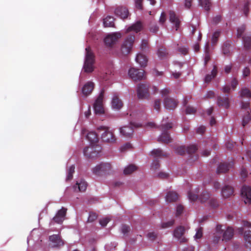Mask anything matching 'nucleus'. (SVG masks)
I'll use <instances>...</instances> for the list:
<instances>
[{"mask_svg": "<svg viewBox=\"0 0 251 251\" xmlns=\"http://www.w3.org/2000/svg\"><path fill=\"white\" fill-rule=\"evenodd\" d=\"M217 104L219 106L228 108L229 107V100L227 96H218L217 98Z\"/></svg>", "mask_w": 251, "mask_h": 251, "instance_id": "6ab92c4d", "label": "nucleus"}, {"mask_svg": "<svg viewBox=\"0 0 251 251\" xmlns=\"http://www.w3.org/2000/svg\"><path fill=\"white\" fill-rule=\"evenodd\" d=\"M166 21V14L164 12H162L161 14L159 22L160 24H163Z\"/></svg>", "mask_w": 251, "mask_h": 251, "instance_id": "774afa93", "label": "nucleus"}, {"mask_svg": "<svg viewBox=\"0 0 251 251\" xmlns=\"http://www.w3.org/2000/svg\"><path fill=\"white\" fill-rule=\"evenodd\" d=\"M87 184L86 181L81 179L80 181H77L75 185L74 186L75 191L84 192L87 188Z\"/></svg>", "mask_w": 251, "mask_h": 251, "instance_id": "5701e85b", "label": "nucleus"}, {"mask_svg": "<svg viewBox=\"0 0 251 251\" xmlns=\"http://www.w3.org/2000/svg\"><path fill=\"white\" fill-rule=\"evenodd\" d=\"M200 4L203 7L205 10L208 11L210 10L211 6L210 0H199Z\"/></svg>", "mask_w": 251, "mask_h": 251, "instance_id": "4c0bfd02", "label": "nucleus"}, {"mask_svg": "<svg viewBox=\"0 0 251 251\" xmlns=\"http://www.w3.org/2000/svg\"><path fill=\"white\" fill-rule=\"evenodd\" d=\"M85 50L86 53L83 69L86 73H91L94 70V55L91 50L90 47H87Z\"/></svg>", "mask_w": 251, "mask_h": 251, "instance_id": "39448f33", "label": "nucleus"}, {"mask_svg": "<svg viewBox=\"0 0 251 251\" xmlns=\"http://www.w3.org/2000/svg\"><path fill=\"white\" fill-rule=\"evenodd\" d=\"M234 190L233 187L229 185H226L222 190V194L224 198H228L233 194Z\"/></svg>", "mask_w": 251, "mask_h": 251, "instance_id": "4be33fe9", "label": "nucleus"}, {"mask_svg": "<svg viewBox=\"0 0 251 251\" xmlns=\"http://www.w3.org/2000/svg\"><path fill=\"white\" fill-rule=\"evenodd\" d=\"M251 120V109L250 111V113L248 111L247 114L246 116H244L242 120V126L244 127L246 125L248 124L250 120Z\"/></svg>", "mask_w": 251, "mask_h": 251, "instance_id": "58836bf2", "label": "nucleus"}, {"mask_svg": "<svg viewBox=\"0 0 251 251\" xmlns=\"http://www.w3.org/2000/svg\"><path fill=\"white\" fill-rule=\"evenodd\" d=\"M233 166V164L230 163H221L217 168V173L221 174V173H226Z\"/></svg>", "mask_w": 251, "mask_h": 251, "instance_id": "b1692460", "label": "nucleus"}, {"mask_svg": "<svg viewBox=\"0 0 251 251\" xmlns=\"http://www.w3.org/2000/svg\"><path fill=\"white\" fill-rule=\"evenodd\" d=\"M120 133L124 137L126 138L132 137L134 130L132 125L129 126H124L120 128Z\"/></svg>", "mask_w": 251, "mask_h": 251, "instance_id": "f3484780", "label": "nucleus"}, {"mask_svg": "<svg viewBox=\"0 0 251 251\" xmlns=\"http://www.w3.org/2000/svg\"><path fill=\"white\" fill-rule=\"evenodd\" d=\"M97 130L99 134H101V138L103 142L113 144L116 143L117 138L112 130L106 126H100L97 127Z\"/></svg>", "mask_w": 251, "mask_h": 251, "instance_id": "7ed1b4c3", "label": "nucleus"}, {"mask_svg": "<svg viewBox=\"0 0 251 251\" xmlns=\"http://www.w3.org/2000/svg\"><path fill=\"white\" fill-rule=\"evenodd\" d=\"M131 145L129 143H126L121 147V151H125L128 149L131 148Z\"/></svg>", "mask_w": 251, "mask_h": 251, "instance_id": "bf43d9fd", "label": "nucleus"}, {"mask_svg": "<svg viewBox=\"0 0 251 251\" xmlns=\"http://www.w3.org/2000/svg\"><path fill=\"white\" fill-rule=\"evenodd\" d=\"M121 37L120 33H115L107 35L104 39V43L107 46L111 47L114 44L119 38Z\"/></svg>", "mask_w": 251, "mask_h": 251, "instance_id": "4468645a", "label": "nucleus"}, {"mask_svg": "<svg viewBox=\"0 0 251 251\" xmlns=\"http://www.w3.org/2000/svg\"><path fill=\"white\" fill-rule=\"evenodd\" d=\"M241 195L244 198L245 203L251 204V188L244 186L241 189Z\"/></svg>", "mask_w": 251, "mask_h": 251, "instance_id": "2eb2a0df", "label": "nucleus"}, {"mask_svg": "<svg viewBox=\"0 0 251 251\" xmlns=\"http://www.w3.org/2000/svg\"><path fill=\"white\" fill-rule=\"evenodd\" d=\"M185 232V228L182 226L177 227L174 231V236L177 238L181 243H186L187 239L183 236Z\"/></svg>", "mask_w": 251, "mask_h": 251, "instance_id": "f8f14e48", "label": "nucleus"}, {"mask_svg": "<svg viewBox=\"0 0 251 251\" xmlns=\"http://www.w3.org/2000/svg\"><path fill=\"white\" fill-rule=\"evenodd\" d=\"M175 223V221L174 220H171L166 223H163L162 224V228H167L172 226Z\"/></svg>", "mask_w": 251, "mask_h": 251, "instance_id": "5fc2aeb1", "label": "nucleus"}, {"mask_svg": "<svg viewBox=\"0 0 251 251\" xmlns=\"http://www.w3.org/2000/svg\"><path fill=\"white\" fill-rule=\"evenodd\" d=\"M147 126L151 128H156L162 131L161 135L158 138L157 141L159 142L168 144L172 142V138L170 133L168 132V130L171 129L173 127L172 123L162 124L160 126H157L153 122H149L147 124Z\"/></svg>", "mask_w": 251, "mask_h": 251, "instance_id": "f03ea898", "label": "nucleus"}, {"mask_svg": "<svg viewBox=\"0 0 251 251\" xmlns=\"http://www.w3.org/2000/svg\"><path fill=\"white\" fill-rule=\"evenodd\" d=\"M114 21L115 19L114 17L110 16H107L106 18L103 19V25L105 27H114Z\"/></svg>", "mask_w": 251, "mask_h": 251, "instance_id": "7c9ffc66", "label": "nucleus"}, {"mask_svg": "<svg viewBox=\"0 0 251 251\" xmlns=\"http://www.w3.org/2000/svg\"><path fill=\"white\" fill-rule=\"evenodd\" d=\"M251 74V71L248 67H245L243 71V75L244 77L249 76Z\"/></svg>", "mask_w": 251, "mask_h": 251, "instance_id": "e2e57ef3", "label": "nucleus"}, {"mask_svg": "<svg viewBox=\"0 0 251 251\" xmlns=\"http://www.w3.org/2000/svg\"><path fill=\"white\" fill-rule=\"evenodd\" d=\"M157 53L158 56L161 58H164L168 54L166 49L164 48H159L158 50Z\"/></svg>", "mask_w": 251, "mask_h": 251, "instance_id": "79ce46f5", "label": "nucleus"}, {"mask_svg": "<svg viewBox=\"0 0 251 251\" xmlns=\"http://www.w3.org/2000/svg\"><path fill=\"white\" fill-rule=\"evenodd\" d=\"M178 51L183 55H186L188 53V48L186 47H178L177 49Z\"/></svg>", "mask_w": 251, "mask_h": 251, "instance_id": "a18cd8bd", "label": "nucleus"}, {"mask_svg": "<svg viewBox=\"0 0 251 251\" xmlns=\"http://www.w3.org/2000/svg\"><path fill=\"white\" fill-rule=\"evenodd\" d=\"M196 112V109L191 106H187L186 108V113L187 114H194Z\"/></svg>", "mask_w": 251, "mask_h": 251, "instance_id": "4d7b16f0", "label": "nucleus"}, {"mask_svg": "<svg viewBox=\"0 0 251 251\" xmlns=\"http://www.w3.org/2000/svg\"><path fill=\"white\" fill-rule=\"evenodd\" d=\"M199 192V189L196 188L194 191L190 190L188 193V197L192 201H195L198 200L201 203L205 202L210 198V194L207 191H203L201 195L198 197V194Z\"/></svg>", "mask_w": 251, "mask_h": 251, "instance_id": "20e7f679", "label": "nucleus"}, {"mask_svg": "<svg viewBox=\"0 0 251 251\" xmlns=\"http://www.w3.org/2000/svg\"><path fill=\"white\" fill-rule=\"evenodd\" d=\"M244 48L246 50L251 49V33L242 37Z\"/></svg>", "mask_w": 251, "mask_h": 251, "instance_id": "c756f323", "label": "nucleus"}, {"mask_svg": "<svg viewBox=\"0 0 251 251\" xmlns=\"http://www.w3.org/2000/svg\"><path fill=\"white\" fill-rule=\"evenodd\" d=\"M246 29L245 25H242L241 26L238 28L237 29V37L238 38H241L242 36L243 33L245 32Z\"/></svg>", "mask_w": 251, "mask_h": 251, "instance_id": "37998d69", "label": "nucleus"}, {"mask_svg": "<svg viewBox=\"0 0 251 251\" xmlns=\"http://www.w3.org/2000/svg\"><path fill=\"white\" fill-rule=\"evenodd\" d=\"M178 199L177 194L174 191H170L167 193L166 196V200L167 202H174Z\"/></svg>", "mask_w": 251, "mask_h": 251, "instance_id": "2f4dec72", "label": "nucleus"}, {"mask_svg": "<svg viewBox=\"0 0 251 251\" xmlns=\"http://www.w3.org/2000/svg\"><path fill=\"white\" fill-rule=\"evenodd\" d=\"M198 147L196 145H190L187 147L186 151L188 154H193L198 150Z\"/></svg>", "mask_w": 251, "mask_h": 251, "instance_id": "ea45409f", "label": "nucleus"}, {"mask_svg": "<svg viewBox=\"0 0 251 251\" xmlns=\"http://www.w3.org/2000/svg\"><path fill=\"white\" fill-rule=\"evenodd\" d=\"M110 219L108 217L104 218L100 220V224L102 226H105L107 225L108 223L110 221Z\"/></svg>", "mask_w": 251, "mask_h": 251, "instance_id": "603ef678", "label": "nucleus"}, {"mask_svg": "<svg viewBox=\"0 0 251 251\" xmlns=\"http://www.w3.org/2000/svg\"><path fill=\"white\" fill-rule=\"evenodd\" d=\"M104 93V90H102L94 104V109L96 114H101L104 113L103 107Z\"/></svg>", "mask_w": 251, "mask_h": 251, "instance_id": "0eeeda50", "label": "nucleus"}, {"mask_svg": "<svg viewBox=\"0 0 251 251\" xmlns=\"http://www.w3.org/2000/svg\"><path fill=\"white\" fill-rule=\"evenodd\" d=\"M111 165L107 163H101L93 169V173L96 176H100L111 169Z\"/></svg>", "mask_w": 251, "mask_h": 251, "instance_id": "9d476101", "label": "nucleus"}, {"mask_svg": "<svg viewBox=\"0 0 251 251\" xmlns=\"http://www.w3.org/2000/svg\"><path fill=\"white\" fill-rule=\"evenodd\" d=\"M142 28V24L140 21H137L135 24L128 27L126 30V32H130L134 31L137 33L141 30Z\"/></svg>", "mask_w": 251, "mask_h": 251, "instance_id": "c85d7f7f", "label": "nucleus"}, {"mask_svg": "<svg viewBox=\"0 0 251 251\" xmlns=\"http://www.w3.org/2000/svg\"><path fill=\"white\" fill-rule=\"evenodd\" d=\"M130 77L134 81L140 80L145 78V71L134 68H130L128 71Z\"/></svg>", "mask_w": 251, "mask_h": 251, "instance_id": "1a4fd4ad", "label": "nucleus"}, {"mask_svg": "<svg viewBox=\"0 0 251 251\" xmlns=\"http://www.w3.org/2000/svg\"><path fill=\"white\" fill-rule=\"evenodd\" d=\"M205 131V127L204 126H201L198 128L197 130V133L198 134H202Z\"/></svg>", "mask_w": 251, "mask_h": 251, "instance_id": "69168bd1", "label": "nucleus"}, {"mask_svg": "<svg viewBox=\"0 0 251 251\" xmlns=\"http://www.w3.org/2000/svg\"><path fill=\"white\" fill-rule=\"evenodd\" d=\"M151 154L154 157L168 156V154L166 152H164L160 149H157L152 150Z\"/></svg>", "mask_w": 251, "mask_h": 251, "instance_id": "72a5a7b5", "label": "nucleus"}, {"mask_svg": "<svg viewBox=\"0 0 251 251\" xmlns=\"http://www.w3.org/2000/svg\"><path fill=\"white\" fill-rule=\"evenodd\" d=\"M220 31H215L212 36L211 41L212 44L213 45H215L218 42V38L220 36Z\"/></svg>", "mask_w": 251, "mask_h": 251, "instance_id": "a19ab883", "label": "nucleus"}, {"mask_svg": "<svg viewBox=\"0 0 251 251\" xmlns=\"http://www.w3.org/2000/svg\"><path fill=\"white\" fill-rule=\"evenodd\" d=\"M147 236L151 240L153 241L156 238L157 235L155 232H150L148 234Z\"/></svg>", "mask_w": 251, "mask_h": 251, "instance_id": "680f3d73", "label": "nucleus"}, {"mask_svg": "<svg viewBox=\"0 0 251 251\" xmlns=\"http://www.w3.org/2000/svg\"><path fill=\"white\" fill-rule=\"evenodd\" d=\"M151 167V169L153 170L158 169L160 167L159 161L158 160H153Z\"/></svg>", "mask_w": 251, "mask_h": 251, "instance_id": "6e6d98bb", "label": "nucleus"}, {"mask_svg": "<svg viewBox=\"0 0 251 251\" xmlns=\"http://www.w3.org/2000/svg\"><path fill=\"white\" fill-rule=\"evenodd\" d=\"M98 215L95 213L91 212L90 213L89 217L88 218V221L89 222H93L97 219Z\"/></svg>", "mask_w": 251, "mask_h": 251, "instance_id": "8fccbe9b", "label": "nucleus"}, {"mask_svg": "<svg viewBox=\"0 0 251 251\" xmlns=\"http://www.w3.org/2000/svg\"><path fill=\"white\" fill-rule=\"evenodd\" d=\"M234 235V230L231 227H228L226 230L224 232L223 241H227L230 240Z\"/></svg>", "mask_w": 251, "mask_h": 251, "instance_id": "bb28decb", "label": "nucleus"}, {"mask_svg": "<svg viewBox=\"0 0 251 251\" xmlns=\"http://www.w3.org/2000/svg\"><path fill=\"white\" fill-rule=\"evenodd\" d=\"M209 205L213 208L217 207L218 206V202L217 199L211 198L209 201Z\"/></svg>", "mask_w": 251, "mask_h": 251, "instance_id": "de8ad7c7", "label": "nucleus"}, {"mask_svg": "<svg viewBox=\"0 0 251 251\" xmlns=\"http://www.w3.org/2000/svg\"><path fill=\"white\" fill-rule=\"evenodd\" d=\"M123 105V102L117 96H114L112 100V106L114 109L119 110Z\"/></svg>", "mask_w": 251, "mask_h": 251, "instance_id": "393cba45", "label": "nucleus"}, {"mask_svg": "<svg viewBox=\"0 0 251 251\" xmlns=\"http://www.w3.org/2000/svg\"><path fill=\"white\" fill-rule=\"evenodd\" d=\"M202 228L201 227H199L197 230V232L195 235V238L197 239H200L202 237Z\"/></svg>", "mask_w": 251, "mask_h": 251, "instance_id": "3c124183", "label": "nucleus"}, {"mask_svg": "<svg viewBox=\"0 0 251 251\" xmlns=\"http://www.w3.org/2000/svg\"><path fill=\"white\" fill-rule=\"evenodd\" d=\"M169 18L170 21L175 25L176 30H177L179 27L180 21L174 11L169 12Z\"/></svg>", "mask_w": 251, "mask_h": 251, "instance_id": "412c9836", "label": "nucleus"}, {"mask_svg": "<svg viewBox=\"0 0 251 251\" xmlns=\"http://www.w3.org/2000/svg\"><path fill=\"white\" fill-rule=\"evenodd\" d=\"M130 230H131V228H130V226H129L123 225L122 226L121 231H122V232L125 235H126V234H127L129 232H130Z\"/></svg>", "mask_w": 251, "mask_h": 251, "instance_id": "49530a36", "label": "nucleus"}, {"mask_svg": "<svg viewBox=\"0 0 251 251\" xmlns=\"http://www.w3.org/2000/svg\"><path fill=\"white\" fill-rule=\"evenodd\" d=\"M135 60L141 67H144L147 64L148 59L147 57L141 53L137 55Z\"/></svg>", "mask_w": 251, "mask_h": 251, "instance_id": "a878e982", "label": "nucleus"}, {"mask_svg": "<svg viewBox=\"0 0 251 251\" xmlns=\"http://www.w3.org/2000/svg\"><path fill=\"white\" fill-rule=\"evenodd\" d=\"M244 239L247 248H251V231H246L244 233Z\"/></svg>", "mask_w": 251, "mask_h": 251, "instance_id": "473e14b6", "label": "nucleus"}, {"mask_svg": "<svg viewBox=\"0 0 251 251\" xmlns=\"http://www.w3.org/2000/svg\"><path fill=\"white\" fill-rule=\"evenodd\" d=\"M240 96L242 98H251V91L247 88H242L240 91Z\"/></svg>", "mask_w": 251, "mask_h": 251, "instance_id": "f704fd0d", "label": "nucleus"}, {"mask_svg": "<svg viewBox=\"0 0 251 251\" xmlns=\"http://www.w3.org/2000/svg\"><path fill=\"white\" fill-rule=\"evenodd\" d=\"M137 94L140 99H148L150 96L149 85L144 83L139 84L137 86Z\"/></svg>", "mask_w": 251, "mask_h": 251, "instance_id": "6e6552de", "label": "nucleus"}, {"mask_svg": "<svg viewBox=\"0 0 251 251\" xmlns=\"http://www.w3.org/2000/svg\"><path fill=\"white\" fill-rule=\"evenodd\" d=\"M87 139L91 143L90 147H86L83 150V153L87 158L93 159L99 157L102 148L97 144L99 138L95 132L91 131L88 133Z\"/></svg>", "mask_w": 251, "mask_h": 251, "instance_id": "f257e3e1", "label": "nucleus"}, {"mask_svg": "<svg viewBox=\"0 0 251 251\" xmlns=\"http://www.w3.org/2000/svg\"><path fill=\"white\" fill-rule=\"evenodd\" d=\"M134 40V35H129L126 37L121 49V53L123 55H127L131 52Z\"/></svg>", "mask_w": 251, "mask_h": 251, "instance_id": "423d86ee", "label": "nucleus"}, {"mask_svg": "<svg viewBox=\"0 0 251 251\" xmlns=\"http://www.w3.org/2000/svg\"><path fill=\"white\" fill-rule=\"evenodd\" d=\"M143 0H135V6L137 9H142V2Z\"/></svg>", "mask_w": 251, "mask_h": 251, "instance_id": "052dcab7", "label": "nucleus"}, {"mask_svg": "<svg viewBox=\"0 0 251 251\" xmlns=\"http://www.w3.org/2000/svg\"><path fill=\"white\" fill-rule=\"evenodd\" d=\"M115 14L121 19H125L129 15L128 9L124 6H119L115 10Z\"/></svg>", "mask_w": 251, "mask_h": 251, "instance_id": "a211bd4d", "label": "nucleus"}, {"mask_svg": "<svg viewBox=\"0 0 251 251\" xmlns=\"http://www.w3.org/2000/svg\"><path fill=\"white\" fill-rule=\"evenodd\" d=\"M137 167L133 164L129 165L126 167L124 170V173L125 175H130L137 170Z\"/></svg>", "mask_w": 251, "mask_h": 251, "instance_id": "e433bc0d", "label": "nucleus"}, {"mask_svg": "<svg viewBox=\"0 0 251 251\" xmlns=\"http://www.w3.org/2000/svg\"><path fill=\"white\" fill-rule=\"evenodd\" d=\"M176 151L178 154L183 155L185 153V152H186V151H186V149L185 148V147L184 146H181L177 147L176 149Z\"/></svg>", "mask_w": 251, "mask_h": 251, "instance_id": "c03bdc74", "label": "nucleus"}, {"mask_svg": "<svg viewBox=\"0 0 251 251\" xmlns=\"http://www.w3.org/2000/svg\"><path fill=\"white\" fill-rule=\"evenodd\" d=\"M209 48V44L207 43L206 45V54L204 57V63L205 65L210 60V56L208 53V50Z\"/></svg>", "mask_w": 251, "mask_h": 251, "instance_id": "09e8293b", "label": "nucleus"}, {"mask_svg": "<svg viewBox=\"0 0 251 251\" xmlns=\"http://www.w3.org/2000/svg\"><path fill=\"white\" fill-rule=\"evenodd\" d=\"M94 83L91 81L87 82L82 89L83 94L85 96L90 95L94 89Z\"/></svg>", "mask_w": 251, "mask_h": 251, "instance_id": "aec40b11", "label": "nucleus"}, {"mask_svg": "<svg viewBox=\"0 0 251 251\" xmlns=\"http://www.w3.org/2000/svg\"><path fill=\"white\" fill-rule=\"evenodd\" d=\"M50 246L52 248L60 247L64 245V241L59 234H53L49 237Z\"/></svg>", "mask_w": 251, "mask_h": 251, "instance_id": "9b49d317", "label": "nucleus"}, {"mask_svg": "<svg viewBox=\"0 0 251 251\" xmlns=\"http://www.w3.org/2000/svg\"><path fill=\"white\" fill-rule=\"evenodd\" d=\"M148 41L146 40H145V39L143 40L142 41L141 45V49L142 50L146 49L148 47Z\"/></svg>", "mask_w": 251, "mask_h": 251, "instance_id": "338daca9", "label": "nucleus"}, {"mask_svg": "<svg viewBox=\"0 0 251 251\" xmlns=\"http://www.w3.org/2000/svg\"><path fill=\"white\" fill-rule=\"evenodd\" d=\"M218 73V68L216 65H214L213 68L211 72V74H207L204 79V81L205 83L210 82L212 79L215 78Z\"/></svg>", "mask_w": 251, "mask_h": 251, "instance_id": "cd10ccee", "label": "nucleus"}, {"mask_svg": "<svg viewBox=\"0 0 251 251\" xmlns=\"http://www.w3.org/2000/svg\"><path fill=\"white\" fill-rule=\"evenodd\" d=\"M178 101L175 99L171 97H166L164 99V105L166 109L173 110L176 107Z\"/></svg>", "mask_w": 251, "mask_h": 251, "instance_id": "dca6fc26", "label": "nucleus"}, {"mask_svg": "<svg viewBox=\"0 0 251 251\" xmlns=\"http://www.w3.org/2000/svg\"><path fill=\"white\" fill-rule=\"evenodd\" d=\"M67 210V208L63 207H62L61 209L58 211L55 216L53 218V221L56 223L61 224L65 220Z\"/></svg>", "mask_w": 251, "mask_h": 251, "instance_id": "ddd939ff", "label": "nucleus"}, {"mask_svg": "<svg viewBox=\"0 0 251 251\" xmlns=\"http://www.w3.org/2000/svg\"><path fill=\"white\" fill-rule=\"evenodd\" d=\"M184 208L182 205H178L176 207V216H178L181 214L183 211Z\"/></svg>", "mask_w": 251, "mask_h": 251, "instance_id": "13d9d810", "label": "nucleus"}, {"mask_svg": "<svg viewBox=\"0 0 251 251\" xmlns=\"http://www.w3.org/2000/svg\"><path fill=\"white\" fill-rule=\"evenodd\" d=\"M231 47V43L229 42H226L223 46L222 51L224 55L226 56L230 55V48Z\"/></svg>", "mask_w": 251, "mask_h": 251, "instance_id": "c9c22d12", "label": "nucleus"}, {"mask_svg": "<svg viewBox=\"0 0 251 251\" xmlns=\"http://www.w3.org/2000/svg\"><path fill=\"white\" fill-rule=\"evenodd\" d=\"M161 100L159 99L156 100L154 103V108L159 111L161 108Z\"/></svg>", "mask_w": 251, "mask_h": 251, "instance_id": "864d4df0", "label": "nucleus"}, {"mask_svg": "<svg viewBox=\"0 0 251 251\" xmlns=\"http://www.w3.org/2000/svg\"><path fill=\"white\" fill-rule=\"evenodd\" d=\"M215 97V93L213 91H209L207 92L205 95V98L207 99L213 98Z\"/></svg>", "mask_w": 251, "mask_h": 251, "instance_id": "0e129e2a", "label": "nucleus"}]
</instances>
